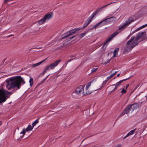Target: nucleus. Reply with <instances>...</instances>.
<instances>
[{"instance_id": "obj_1", "label": "nucleus", "mask_w": 147, "mask_h": 147, "mask_svg": "<svg viewBox=\"0 0 147 147\" xmlns=\"http://www.w3.org/2000/svg\"><path fill=\"white\" fill-rule=\"evenodd\" d=\"M25 81L20 76H17L11 77L6 82L7 88L10 90L11 88L14 90L11 92L5 91L2 88L0 89V104L6 101L10 97V94H12L16 90L20 88L21 86L24 84Z\"/></svg>"}, {"instance_id": "obj_2", "label": "nucleus", "mask_w": 147, "mask_h": 147, "mask_svg": "<svg viewBox=\"0 0 147 147\" xmlns=\"http://www.w3.org/2000/svg\"><path fill=\"white\" fill-rule=\"evenodd\" d=\"M141 38L142 40L147 38V37L146 36V32L145 31L141 32H139L136 35V37L134 41L129 45L127 46L124 48L123 50L124 53H126L137 45L139 43L138 42V40Z\"/></svg>"}, {"instance_id": "obj_3", "label": "nucleus", "mask_w": 147, "mask_h": 147, "mask_svg": "<svg viewBox=\"0 0 147 147\" xmlns=\"http://www.w3.org/2000/svg\"><path fill=\"white\" fill-rule=\"evenodd\" d=\"M80 29L81 28H78L70 30L67 32L62 34L61 36V38L62 39H64L71 35L79 33L80 32Z\"/></svg>"}, {"instance_id": "obj_4", "label": "nucleus", "mask_w": 147, "mask_h": 147, "mask_svg": "<svg viewBox=\"0 0 147 147\" xmlns=\"http://www.w3.org/2000/svg\"><path fill=\"white\" fill-rule=\"evenodd\" d=\"M134 21L133 18L132 17H129L127 19V21L123 23L122 26H119L118 28V30H121L122 29H124L125 27L130 24L131 23Z\"/></svg>"}, {"instance_id": "obj_5", "label": "nucleus", "mask_w": 147, "mask_h": 147, "mask_svg": "<svg viewBox=\"0 0 147 147\" xmlns=\"http://www.w3.org/2000/svg\"><path fill=\"white\" fill-rule=\"evenodd\" d=\"M61 61V60H57L53 63L47 66L45 69L47 71H49L50 69H53L55 66H57Z\"/></svg>"}, {"instance_id": "obj_6", "label": "nucleus", "mask_w": 147, "mask_h": 147, "mask_svg": "<svg viewBox=\"0 0 147 147\" xmlns=\"http://www.w3.org/2000/svg\"><path fill=\"white\" fill-rule=\"evenodd\" d=\"M115 17H112L110 18H106L102 21H101L102 23V25L108 24L110 22H111L115 20Z\"/></svg>"}, {"instance_id": "obj_7", "label": "nucleus", "mask_w": 147, "mask_h": 147, "mask_svg": "<svg viewBox=\"0 0 147 147\" xmlns=\"http://www.w3.org/2000/svg\"><path fill=\"white\" fill-rule=\"evenodd\" d=\"M115 2H113L109 4H107L106 5H104L103 6L99 8L97 10H96L91 15V16H92V18H93L94 16L96 15L97 13H98L99 12L101 11L103 9L105 8V7H107L108 6L111 4L112 3H115Z\"/></svg>"}, {"instance_id": "obj_8", "label": "nucleus", "mask_w": 147, "mask_h": 147, "mask_svg": "<svg viewBox=\"0 0 147 147\" xmlns=\"http://www.w3.org/2000/svg\"><path fill=\"white\" fill-rule=\"evenodd\" d=\"M131 108L132 107L130 106V105H127L121 113L120 116H123L125 114H128L131 110Z\"/></svg>"}, {"instance_id": "obj_9", "label": "nucleus", "mask_w": 147, "mask_h": 147, "mask_svg": "<svg viewBox=\"0 0 147 147\" xmlns=\"http://www.w3.org/2000/svg\"><path fill=\"white\" fill-rule=\"evenodd\" d=\"M84 86L83 85H80L79 87L76 88L75 91L74 92H75L77 94H80L81 92L83 93L84 92Z\"/></svg>"}, {"instance_id": "obj_10", "label": "nucleus", "mask_w": 147, "mask_h": 147, "mask_svg": "<svg viewBox=\"0 0 147 147\" xmlns=\"http://www.w3.org/2000/svg\"><path fill=\"white\" fill-rule=\"evenodd\" d=\"M118 34L117 31H116L113 33L111 36L108 38L107 40L104 43V45H106L107 43L108 42H110L112 39L114 37Z\"/></svg>"}, {"instance_id": "obj_11", "label": "nucleus", "mask_w": 147, "mask_h": 147, "mask_svg": "<svg viewBox=\"0 0 147 147\" xmlns=\"http://www.w3.org/2000/svg\"><path fill=\"white\" fill-rule=\"evenodd\" d=\"M53 15L52 13L50 12L45 14L43 18L45 21L46 20H48L52 18Z\"/></svg>"}, {"instance_id": "obj_12", "label": "nucleus", "mask_w": 147, "mask_h": 147, "mask_svg": "<svg viewBox=\"0 0 147 147\" xmlns=\"http://www.w3.org/2000/svg\"><path fill=\"white\" fill-rule=\"evenodd\" d=\"M132 107V110L134 111L135 110H136L139 107V105L138 103H134L130 105Z\"/></svg>"}, {"instance_id": "obj_13", "label": "nucleus", "mask_w": 147, "mask_h": 147, "mask_svg": "<svg viewBox=\"0 0 147 147\" xmlns=\"http://www.w3.org/2000/svg\"><path fill=\"white\" fill-rule=\"evenodd\" d=\"M136 130V129H134L131 131L130 132H129L125 136L123 137V139H125L127 137L129 136L134 134V133Z\"/></svg>"}, {"instance_id": "obj_14", "label": "nucleus", "mask_w": 147, "mask_h": 147, "mask_svg": "<svg viewBox=\"0 0 147 147\" xmlns=\"http://www.w3.org/2000/svg\"><path fill=\"white\" fill-rule=\"evenodd\" d=\"M47 59V58H46L45 59L36 63H35L34 64H33L32 65V67H36L37 66L39 65H40L43 62L45 61Z\"/></svg>"}, {"instance_id": "obj_15", "label": "nucleus", "mask_w": 147, "mask_h": 147, "mask_svg": "<svg viewBox=\"0 0 147 147\" xmlns=\"http://www.w3.org/2000/svg\"><path fill=\"white\" fill-rule=\"evenodd\" d=\"M119 49L118 48H116L115 49L114 51L113 52V57H117V55L119 50Z\"/></svg>"}, {"instance_id": "obj_16", "label": "nucleus", "mask_w": 147, "mask_h": 147, "mask_svg": "<svg viewBox=\"0 0 147 147\" xmlns=\"http://www.w3.org/2000/svg\"><path fill=\"white\" fill-rule=\"evenodd\" d=\"M135 38L134 36H131L130 39L126 43V45H129L130 43H131L134 41L133 40L135 39Z\"/></svg>"}, {"instance_id": "obj_17", "label": "nucleus", "mask_w": 147, "mask_h": 147, "mask_svg": "<svg viewBox=\"0 0 147 147\" xmlns=\"http://www.w3.org/2000/svg\"><path fill=\"white\" fill-rule=\"evenodd\" d=\"M33 127H33V126H32L31 125L29 124L26 129V130L27 131H28L32 130L33 129Z\"/></svg>"}, {"instance_id": "obj_18", "label": "nucleus", "mask_w": 147, "mask_h": 147, "mask_svg": "<svg viewBox=\"0 0 147 147\" xmlns=\"http://www.w3.org/2000/svg\"><path fill=\"white\" fill-rule=\"evenodd\" d=\"M87 33V32H85L77 34V36H78L79 38L80 39L82 38Z\"/></svg>"}, {"instance_id": "obj_19", "label": "nucleus", "mask_w": 147, "mask_h": 147, "mask_svg": "<svg viewBox=\"0 0 147 147\" xmlns=\"http://www.w3.org/2000/svg\"><path fill=\"white\" fill-rule=\"evenodd\" d=\"M102 23L101 21H100L98 23L94 25V26L92 28L89 29V30H92L93 28H96L98 26H99L100 24Z\"/></svg>"}, {"instance_id": "obj_20", "label": "nucleus", "mask_w": 147, "mask_h": 147, "mask_svg": "<svg viewBox=\"0 0 147 147\" xmlns=\"http://www.w3.org/2000/svg\"><path fill=\"white\" fill-rule=\"evenodd\" d=\"M40 119V118H38L36 120H35L34 122H33L32 123V126H33V127H34L35 126L36 124L38 123L39 122V120Z\"/></svg>"}, {"instance_id": "obj_21", "label": "nucleus", "mask_w": 147, "mask_h": 147, "mask_svg": "<svg viewBox=\"0 0 147 147\" xmlns=\"http://www.w3.org/2000/svg\"><path fill=\"white\" fill-rule=\"evenodd\" d=\"M45 21V20L42 18L41 19L37 21V22H38L40 24H42Z\"/></svg>"}, {"instance_id": "obj_22", "label": "nucleus", "mask_w": 147, "mask_h": 147, "mask_svg": "<svg viewBox=\"0 0 147 147\" xmlns=\"http://www.w3.org/2000/svg\"><path fill=\"white\" fill-rule=\"evenodd\" d=\"M94 80H92L91 81L89 82L87 84H86V89H88L89 87L91 86V83Z\"/></svg>"}, {"instance_id": "obj_23", "label": "nucleus", "mask_w": 147, "mask_h": 147, "mask_svg": "<svg viewBox=\"0 0 147 147\" xmlns=\"http://www.w3.org/2000/svg\"><path fill=\"white\" fill-rule=\"evenodd\" d=\"M26 129H25V128L23 129L22 131L20 133V134H23V135L22 136L20 137V138H19L20 139H21L23 138V136L25 134V133L26 132Z\"/></svg>"}, {"instance_id": "obj_24", "label": "nucleus", "mask_w": 147, "mask_h": 147, "mask_svg": "<svg viewBox=\"0 0 147 147\" xmlns=\"http://www.w3.org/2000/svg\"><path fill=\"white\" fill-rule=\"evenodd\" d=\"M131 77V76L127 78H126V79H123V80H121L120 81H119V82H117V83L119 84V85L121 84L122 82H123L124 81H125L126 80H128V79H129Z\"/></svg>"}, {"instance_id": "obj_25", "label": "nucleus", "mask_w": 147, "mask_h": 147, "mask_svg": "<svg viewBox=\"0 0 147 147\" xmlns=\"http://www.w3.org/2000/svg\"><path fill=\"white\" fill-rule=\"evenodd\" d=\"M33 78L30 77L29 82L30 83V86H32L33 84Z\"/></svg>"}, {"instance_id": "obj_26", "label": "nucleus", "mask_w": 147, "mask_h": 147, "mask_svg": "<svg viewBox=\"0 0 147 147\" xmlns=\"http://www.w3.org/2000/svg\"><path fill=\"white\" fill-rule=\"evenodd\" d=\"M88 24L87 23H85L84 24L83 27H79L80 28H81L80 30H81L82 29L85 28L88 25Z\"/></svg>"}, {"instance_id": "obj_27", "label": "nucleus", "mask_w": 147, "mask_h": 147, "mask_svg": "<svg viewBox=\"0 0 147 147\" xmlns=\"http://www.w3.org/2000/svg\"><path fill=\"white\" fill-rule=\"evenodd\" d=\"M126 89H125V88H123L122 89V90L121 91V93L122 94H123L124 93H125L126 92Z\"/></svg>"}, {"instance_id": "obj_28", "label": "nucleus", "mask_w": 147, "mask_h": 147, "mask_svg": "<svg viewBox=\"0 0 147 147\" xmlns=\"http://www.w3.org/2000/svg\"><path fill=\"white\" fill-rule=\"evenodd\" d=\"M98 69V68H92V69H91V74L92 73L96 71Z\"/></svg>"}, {"instance_id": "obj_29", "label": "nucleus", "mask_w": 147, "mask_h": 147, "mask_svg": "<svg viewBox=\"0 0 147 147\" xmlns=\"http://www.w3.org/2000/svg\"><path fill=\"white\" fill-rule=\"evenodd\" d=\"M142 29V26H141L139 28H138L136 30H135L134 31V32H133L132 33V34H133L134 33V32H137V31H138V30H140V29Z\"/></svg>"}, {"instance_id": "obj_30", "label": "nucleus", "mask_w": 147, "mask_h": 147, "mask_svg": "<svg viewBox=\"0 0 147 147\" xmlns=\"http://www.w3.org/2000/svg\"><path fill=\"white\" fill-rule=\"evenodd\" d=\"M49 75H48L40 83V84H41L43 82H44L47 79V77L49 76Z\"/></svg>"}, {"instance_id": "obj_31", "label": "nucleus", "mask_w": 147, "mask_h": 147, "mask_svg": "<svg viewBox=\"0 0 147 147\" xmlns=\"http://www.w3.org/2000/svg\"><path fill=\"white\" fill-rule=\"evenodd\" d=\"M49 75H48L40 83V84H41L43 82H44L47 79V77L49 76Z\"/></svg>"}, {"instance_id": "obj_32", "label": "nucleus", "mask_w": 147, "mask_h": 147, "mask_svg": "<svg viewBox=\"0 0 147 147\" xmlns=\"http://www.w3.org/2000/svg\"><path fill=\"white\" fill-rule=\"evenodd\" d=\"M49 75H48L40 83V84H41L43 82H44L47 79V77L49 76Z\"/></svg>"}, {"instance_id": "obj_33", "label": "nucleus", "mask_w": 147, "mask_h": 147, "mask_svg": "<svg viewBox=\"0 0 147 147\" xmlns=\"http://www.w3.org/2000/svg\"><path fill=\"white\" fill-rule=\"evenodd\" d=\"M49 75H48L40 83V84H41L43 82H44L47 79V77L49 76Z\"/></svg>"}, {"instance_id": "obj_34", "label": "nucleus", "mask_w": 147, "mask_h": 147, "mask_svg": "<svg viewBox=\"0 0 147 147\" xmlns=\"http://www.w3.org/2000/svg\"><path fill=\"white\" fill-rule=\"evenodd\" d=\"M115 88H114V89L112 90L110 92V93H111L113 92H114L116 90V89H117V88L118 87H116V85H115Z\"/></svg>"}, {"instance_id": "obj_35", "label": "nucleus", "mask_w": 147, "mask_h": 147, "mask_svg": "<svg viewBox=\"0 0 147 147\" xmlns=\"http://www.w3.org/2000/svg\"><path fill=\"white\" fill-rule=\"evenodd\" d=\"M108 81V80H107V79L105 81H104L102 83V85H105L107 83V82Z\"/></svg>"}, {"instance_id": "obj_36", "label": "nucleus", "mask_w": 147, "mask_h": 147, "mask_svg": "<svg viewBox=\"0 0 147 147\" xmlns=\"http://www.w3.org/2000/svg\"><path fill=\"white\" fill-rule=\"evenodd\" d=\"M76 37V36H72V37H70V38H69L68 39V41H69L70 40H71V39H72L73 38H75V37Z\"/></svg>"}, {"instance_id": "obj_37", "label": "nucleus", "mask_w": 147, "mask_h": 147, "mask_svg": "<svg viewBox=\"0 0 147 147\" xmlns=\"http://www.w3.org/2000/svg\"><path fill=\"white\" fill-rule=\"evenodd\" d=\"M122 145L121 144H117L114 147H121Z\"/></svg>"}, {"instance_id": "obj_38", "label": "nucleus", "mask_w": 147, "mask_h": 147, "mask_svg": "<svg viewBox=\"0 0 147 147\" xmlns=\"http://www.w3.org/2000/svg\"><path fill=\"white\" fill-rule=\"evenodd\" d=\"M12 0H4V3H7V2L12 1Z\"/></svg>"}, {"instance_id": "obj_39", "label": "nucleus", "mask_w": 147, "mask_h": 147, "mask_svg": "<svg viewBox=\"0 0 147 147\" xmlns=\"http://www.w3.org/2000/svg\"><path fill=\"white\" fill-rule=\"evenodd\" d=\"M113 77V76L111 75L110 76H109V77H107V80H108L109 79Z\"/></svg>"}, {"instance_id": "obj_40", "label": "nucleus", "mask_w": 147, "mask_h": 147, "mask_svg": "<svg viewBox=\"0 0 147 147\" xmlns=\"http://www.w3.org/2000/svg\"><path fill=\"white\" fill-rule=\"evenodd\" d=\"M114 85H116V87H118V86H119L120 85L119 84H118L117 82L115 84H114L111 85V86H114Z\"/></svg>"}, {"instance_id": "obj_41", "label": "nucleus", "mask_w": 147, "mask_h": 147, "mask_svg": "<svg viewBox=\"0 0 147 147\" xmlns=\"http://www.w3.org/2000/svg\"><path fill=\"white\" fill-rule=\"evenodd\" d=\"M45 74V73H43V72H42L41 73H40L39 74L40 76H42L44 75Z\"/></svg>"}, {"instance_id": "obj_42", "label": "nucleus", "mask_w": 147, "mask_h": 147, "mask_svg": "<svg viewBox=\"0 0 147 147\" xmlns=\"http://www.w3.org/2000/svg\"><path fill=\"white\" fill-rule=\"evenodd\" d=\"M146 26H147V24L144 25L142 26H142V28H143Z\"/></svg>"}, {"instance_id": "obj_43", "label": "nucleus", "mask_w": 147, "mask_h": 147, "mask_svg": "<svg viewBox=\"0 0 147 147\" xmlns=\"http://www.w3.org/2000/svg\"><path fill=\"white\" fill-rule=\"evenodd\" d=\"M146 26H147V24L144 25L142 26H142V28H143Z\"/></svg>"}, {"instance_id": "obj_44", "label": "nucleus", "mask_w": 147, "mask_h": 147, "mask_svg": "<svg viewBox=\"0 0 147 147\" xmlns=\"http://www.w3.org/2000/svg\"><path fill=\"white\" fill-rule=\"evenodd\" d=\"M146 26H147V24L144 25L142 26H142V28H143Z\"/></svg>"}, {"instance_id": "obj_45", "label": "nucleus", "mask_w": 147, "mask_h": 147, "mask_svg": "<svg viewBox=\"0 0 147 147\" xmlns=\"http://www.w3.org/2000/svg\"><path fill=\"white\" fill-rule=\"evenodd\" d=\"M64 44H63V45L61 46H59V49H61L62 48H63V47H64Z\"/></svg>"}, {"instance_id": "obj_46", "label": "nucleus", "mask_w": 147, "mask_h": 147, "mask_svg": "<svg viewBox=\"0 0 147 147\" xmlns=\"http://www.w3.org/2000/svg\"><path fill=\"white\" fill-rule=\"evenodd\" d=\"M140 84L138 85L134 88V90H136L140 86Z\"/></svg>"}, {"instance_id": "obj_47", "label": "nucleus", "mask_w": 147, "mask_h": 147, "mask_svg": "<svg viewBox=\"0 0 147 147\" xmlns=\"http://www.w3.org/2000/svg\"><path fill=\"white\" fill-rule=\"evenodd\" d=\"M118 72V71H116L115 73H113L112 75L113 76H114L115 74Z\"/></svg>"}, {"instance_id": "obj_48", "label": "nucleus", "mask_w": 147, "mask_h": 147, "mask_svg": "<svg viewBox=\"0 0 147 147\" xmlns=\"http://www.w3.org/2000/svg\"><path fill=\"white\" fill-rule=\"evenodd\" d=\"M113 57H112L111 59H109V60L107 61V63H109L110 62V61H111V59H112Z\"/></svg>"}, {"instance_id": "obj_49", "label": "nucleus", "mask_w": 147, "mask_h": 147, "mask_svg": "<svg viewBox=\"0 0 147 147\" xmlns=\"http://www.w3.org/2000/svg\"><path fill=\"white\" fill-rule=\"evenodd\" d=\"M91 20L89 19V20L88 21V22L87 23L88 24H89L90 22L91 21Z\"/></svg>"}, {"instance_id": "obj_50", "label": "nucleus", "mask_w": 147, "mask_h": 147, "mask_svg": "<svg viewBox=\"0 0 147 147\" xmlns=\"http://www.w3.org/2000/svg\"><path fill=\"white\" fill-rule=\"evenodd\" d=\"M74 59H69L68 60V61H67V62L68 63L69 62H70L72 60H73Z\"/></svg>"}, {"instance_id": "obj_51", "label": "nucleus", "mask_w": 147, "mask_h": 147, "mask_svg": "<svg viewBox=\"0 0 147 147\" xmlns=\"http://www.w3.org/2000/svg\"><path fill=\"white\" fill-rule=\"evenodd\" d=\"M93 18H92V16H90L88 18V19H90V20H92V19Z\"/></svg>"}, {"instance_id": "obj_52", "label": "nucleus", "mask_w": 147, "mask_h": 147, "mask_svg": "<svg viewBox=\"0 0 147 147\" xmlns=\"http://www.w3.org/2000/svg\"><path fill=\"white\" fill-rule=\"evenodd\" d=\"M47 71L45 69L43 71V72L45 74Z\"/></svg>"}, {"instance_id": "obj_53", "label": "nucleus", "mask_w": 147, "mask_h": 147, "mask_svg": "<svg viewBox=\"0 0 147 147\" xmlns=\"http://www.w3.org/2000/svg\"><path fill=\"white\" fill-rule=\"evenodd\" d=\"M135 90H134V89L131 92V94Z\"/></svg>"}, {"instance_id": "obj_54", "label": "nucleus", "mask_w": 147, "mask_h": 147, "mask_svg": "<svg viewBox=\"0 0 147 147\" xmlns=\"http://www.w3.org/2000/svg\"><path fill=\"white\" fill-rule=\"evenodd\" d=\"M76 55H71V56L70 57H76Z\"/></svg>"}, {"instance_id": "obj_55", "label": "nucleus", "mask_w": 147, "mask_h": 147, "mask_svg": "<svg viewBox=\"0 0 147 147\" xmlns=\"http://www.w3.org/2000/svg\"><path fill=\"white\" fill-rule=\"evenodd\" d=\"M2 124V121H0V126Z\"/></svg>"}, {"instance_id": "obj_56", "label": "nucleus", "mask_w": 147, "mask_h": 147, "mask_svg": "<svg viewBox=\"0 0 147 147\" xmlns=\"http://www.w3.org/2000/svg\"><path fill=\"white\" fill-rule=\"evenodd\" d=\"M129 86V84H128L127 85V86H126V88H125V89H127V88L128 87V86Z\"/></svg>"}, {"instance_id": "obj_57", "label": "nucleus", "mask_w": 147, "mask_h": 147, "mask_svg": "<svg viewBox=\"0 0 147 147\" xmlns=\"http://www.w3.org/2000/svg\"><path fill=\"white\" fill-rule=\"evenodd\" d=\"M121 116H120H120H119V117H117V119L116 120H115V121H116L118 119V118H119V117Z\"/></svg>"}, {"instance_id": "obj_58", "label": "nucleus", "mask_w": 147, "mask_h": 147, "mask_svg": "<svg viewBox=\"0 0 147 147\" xmlns=\"http://www.w3.org/2000/svg\"><path fill=\"white\" fill-rule=\"evenodd\" d=\"M121 116H120H120H119V117H117V119L116 120H115V121H116L118 119V118H119V117Z\"/></svg>"}, {"instance_id": "obj_59", "label": "nucleus", "mask_w": 147, "mask_h": 147, "mask_svg": "<svg viewBox=\"0 0 147 147\" xmlns=\"http://www.w3.org/2000/svg\"><path fill=\"white\" fill-rule=\"evenodd\" d=\"M107 63H108L107 62H105L104 64H105V65H106L107 64Z\"/></svg>"}, {"instance_id": "obj_60", "label": "nucleus", "mask_w": 147, "mask_h": 147, "mask_svg": "<svg viewBox=\"0 0 147 147\" xmlns=\"http://www.w3.org/2000/svg\"><path fill=\"white\" fill-rule=\"evenodd\" d=\"M13 36V35H9L8 36V38L10 37V36Z\"/></svg>"}, {"instance_id": "obj_61", "label": "nucleus", "mask_w": 147, "mask_h": 147, "mask_svg": "<svg viewBox=\"0 0 147 147\" xmlns=\"http://www.w3.org/2000/svg\"><path fill=\"white\" fill-rule=\"evenodd\" d=\"M120 75V74H118L117 75V77H119V76Z\"/></svg>"}, {"instance_id": "obj_62", "label": "nucleus", "mask_w": 147, "mask_h": 147, "mask_svg": "<svg viewBox=\"0 0 147 147\" xmlns=\"http://www.w3.org/2000/svg\"><path fill=\"white\" fill-rule=\"evenodd\" d=\"M34 49H40V47H39V48H35Z\"/></svg>"}, {"instance_id": "obj_63", "label": "nucleus", "mask_w": 147, "mask_h": 147, "mask_svg": "<svg viewBox=\"0 0 147 147\" xmlns=\"http://www.w3.org/2000/svg\"><path fill=\"white\" fill-rule=\"evenodd\" d=\"M71 59H76L75 58H73L72 57H71Z\"/></svg>"}, {"instance_id": "obj_64", "label": "nucleus", "mask_w": 147, "mask_h": 147, "mask_svg": "<svg viewBox=\"0 0 147 147\" xmlns=\"http://www.w3.org/2000/svg\"><path fill=\"white\" fill-rule=\"evenodd\" d=\"M68 63V62H67L66 63V64H65V65L66 66L67 65V64Z\"/></svg>"}]
</instances>
